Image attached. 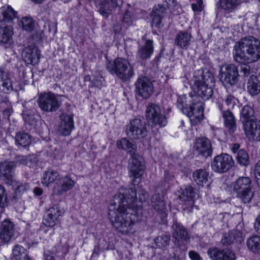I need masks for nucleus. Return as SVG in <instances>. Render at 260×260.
<instances>
[{"label":"nucleus","mask_w":260,"mask_h":260,"mask_svg":"<svg viewBox=\"0 0 260 260\" xmlns=\"http://www.w3.org/2000/svg\"><path fill=\"white\" fill-rule=\"evenodd\" d=\"M193 88L197 94L179 96L177 101V108L186 115L193 124H197L203 119V102L213 94L214 76L208 71L198 70L195 72Z\"/></svg>","instance_id":"f257e3e1"},{"label":"nucleus","mask_w":260,"mask_h":260,"mask_svg":"<svg viewBox=\"0 0 260 260\" xmlns=\"http://www.w3.org/2000/svg\"><path fill=\"white\" fill-rule=\"evenodd\" d=\"M137 193L131 188H121L109 207V218L113 227L123 234H128L137 214Z\"/></svg>","instance_id":"f03ea898"},{"label":"nucleus","mask_w":260,"mask_h":260,"mask_svg":"<svg viewBox=\"0 0 260 260\" xmlns=\"http://www.w3.org/2000/svg\"><path fill=\"white\" fill-rule=\"evenodd\" d=\"M234 57L239 63H249L260 58V41L248 36L241 39L234 46Z\"/></svg>","instance_id":"7ed1b4c3"},{"label":"nucleus","mask_w":260,"mask_h":260,"mask_svg":"<svg viewBox=\"0 0 260 260\" xmlns=\"http://www.w3.org/2000/svg\"><path fill=\"white\" fill-rule=\"evenodd\" d=\"M117 146L118 148L127 149L131 159L129 160L128 169L130 177L134 178L135 183V179L139 178L144 172V165L143 158L135 153L136 146L128 141L126 138H122L117 141Z\"/></svg>","instance_id":"20e7f679"},{"label":"nucleus","mask_w":260,"mask_h":260,"mask_svg":"<svg viewBox=\"0 0 260 260\" xmlns=\"http://www.w3.org/2000/svg\"><path fill=\"white\" fill-rule=\"evenodd\" d=\"M107 71L116 76L123 82L129 80L134 76L133 67L124 58H117L113 61H107L106 64Z\"/></svg>","instance_id":"39448f33"},{"label":"nucleus","mask_w":260,"mask_h":260,"mask_svg":"<svg viewBox=\"0 0 260 260\" xmlns=\"http://www.w3.org/2000/svg\"><path fill=\"white\" fill-rule=\"evenodd\" d=\"M233 190L236 192L237 197L244 204L250 202L253 197L251 180L249 177H239L234 182Z\"/></svg>","instance_id":"423d86ee"},{"label":"nucleus","mask_w":260,"mask_h":260,"mask_svg":"<svg viewBox=\"0 0 260 260\" xmlns=\"http://www.w3.org/2000/svg\"><path fill=\"white\" fill-rule=\"evenodd\" d=\"M149 127L145 121L139 118H135L130 120L126 125L125 132L132 139H141L147 136Z\"/></svg>","instance_id":"0eeeda50"},{"label":"nucleus","mask_w":260,"mask_h":260,"mask_svg":"<svg viewBox=\"0 0 260 260\" xmlns=\"http://www.w3.org/2000/svg\"><path fill=\"white\" fill-rule=\"evenodd\" d=\"M239 76L238 67L226 64L220 68L219 78L222 84L229 88L237 83Z\"/></svg>","instance_id":"6e6552de"},{"label":"nucleus","mask_w":260,"mask_h":260,"mask_svg":"<svg viewBox=\"0 0 260 260\" xmlns=\"http://www.w3.org/2000/svg\"><path fill=\"white\" fill-rule=\"evenodd\" d=\"M37 103L40 108L46 112L57 111L61 105L57 96L52 92L40 93L37 100Z\"/></svg>","instance_id":"1a4fd4ad"},{"label":"nucleus","mask_w":260,"mask_h":260,"mask_svg":"<svg viewBox=\"0 0 260 260\" xmlns=\"http://www.w3.org/2000/svg\"><path fill=\"white\" fill-rule=\"evenodd\" d=\"M146 117L152 126H165L167 122L165 115L161 112L159 106L155 104L150 103L146 110Z\"/></svg>","instance_id":"9d476101"},{"label":"nucleus","mask_w":260,"mask_h":260,"mask_svg":"<svg viewBox=\"0 0 260 260\" xmlns=\"http://www.w3.org/2000/svg\"><path fill=\"white\" fill-rule=\"evenodd\" d=\"M234 165L232 157L226 153H222L214 158L211 166L215 172L222 174L228 171Z\"/></svg>","instance_id":"9b49d317"},{"label":"nucleus","mask_w":260,"mask_h":260,"mask_svg":"<svg viewBox=\"0 0 260 260\" xmlns=\"http://www.w3.org/2000/svg\"><path fill=\"white\" fill-rule=\"evenodd\" d=\"M136 91L144 99L149 98L153 93V85L151 80L146 76L139 77L136 81Z\"/></svg>","instance_id":"f8f14e48"},{"label":"nucleus","mask_w":260,"mask_h":260,"mask_svg":"<svg viewBox=\"0 0 260 260\" xmlns=\"http://www.w3.org/2000/svg\"><path fill=\"white\" fill-rule=\"evenodd\" d=\"M63 211L60 209L58 205H55L48 209L44 217L43 223L50 227L54 226L59 217L62 215Z\"/></svg>","instance_id":"ddd939ff"},{"label":"nucleus","mask_w":260,"mask_h":260,"mask_svg":"<svg viewBox=\"0 0 260 260\" xmlns=\"http://www.w3.org/2000/svg\"><path fill=\"white\" fill-rule=\"evenodd\" d=\"M15 167L13 161L0 163V178L6 184L11 185L13 181V170Z\"/></svg>","instance_id":"4468645a"},{"label":"nucleus","mask_w":260,"mask_h":260,"mask_svg":"<svg viewBox=\"0 0 260 260\" xmlns=\"http://www.w3.org/2000/svg\"><path fill=\"white\" fill-rule=\"evenodd\" d=\"M172 236L175 239L174 243L178 247H180L179 240L189 241L190 239L188 233L186 229L181 223L176 221L174 222L172 226Z\"/></svg>","instance_id":"2eb2a0df"},{"label":"nucleus","mask_w":260,"mask_h":260,"mask_svg":"<svg viewBox=\"0 0 260 260\" xmlns=\"http://www.w3.org/2000/svg\"><path fill=\"white\" fill-rule=\"evenodd\" d=\"M75 182L70 177L65 176L59 179L55 184L53 192L57 195H61L73 188Z\"/></svg>","instance_id":"dca6fc26"},{"label":"nucleus","mask_w":260,"mask_h":260,"mask_svg":"<svg viewBox=\"0 0 260 260\" xmlns=\"http://www.w3.org/2000/svg\"><path fill=\"white\" fill-rule=\"evenodd\" d=\"M207 254L213 260H236L235 253L229 250L210 248L208 250Z\"/></svg>","instance_id":"f3484780"},{"label":"nucleus","mask_w":260,"mask_h":260,"mask_svg":"<svg viewBox=\"0 0 260 260\" xmlns=\"http://www.w3.org/2000/svg\"><path fill=\"white\" fill-rule=\"evenodd\" d=\"M194 149L206 158L211 156L212 152L210 141L205 137H201L196 139Z\"/></svg>","instance_id":"a211bd4d"},{"label":"nucleus","mask_w":260,"mask_h":260,"mask_svg":"<svg viewBox=\"0 0 260 260\" xmlns=\"http://www.w3.org/2000/svg\"><path fill=\"white\" fill-rule=\"evenodd\" d=\"M167 9L162 4L155 5L151 13L152 25L157 28H161L164 26L162 20L166 13Z\"/></svg>","instance_id":"6ab92c4d"},{"label":"nucleus","mask_w":260,"mask_h":260,"mask_svg":"<svg viewBox=\"0 0 260 260\" xmlns=\"http://www.w3.org/2000/svg\"><path fill=\"white\" fill-rule=\"evenodd\" d=\"M22 56L24 61L27 64L38 63L40 58L39 52L35 46H29L23 49Z\"/></svg>","instance_id":"aec40b11"},{"label":"nucleus","mask_w":260,"mask_h":260,"mask_svg":"<svg viewBox=\"0 0 260 260\" xmlns=\"http://www.w3.org/2000/svg\"><path fill=\"white\" fill-rule=\"evenodd\" d=\"M192 39L190 32L186 31H180L175 36L174 44L181 49H187L190 45Z\"/></svg>","instance_id":"412c9836"},{"label":"nucleus","mask_w":260,"mask_h":260,"mask_svg":"<svg viewBox=\"0 0 260 260\" xmlns=\"http://www.w3.org/2000/svg\"><path fill=\"white\" fill-rule=\"evenodd\" d=\"M153 52V41L151 40H147L144 45L139 46L137 56L141 60H146L151 56Z\"/></svg>","instance_id":"4be33fe9"},{"label":"nucleus","mask_w":260,"mask_h":260,"mask_svg":"<svg viewBox=\"0 0 260 260\" xmlns=\"http://www.w3.org/2000/svg\"><path fill=\"white\" fill-rule=\"evenodd\" d=\"M14 235V225L10 221L4 220L1 225L0 239L4 242L10 241Z\"/></svg>","instance_id":"5701e85b"},{"label":"nucleus","mask_w":260,"mask_h":260,"mask_svg":"<svg viewBox=\"0 0 260 260\" xmlns=\"http://www.w3.org/2000/svg\"><path fill=\"white\" fill-rule=\"evenodd\" d=\"M181 194L179 196L180 199L185 202V205L191 206L194 204L193 199L197 194L194 188L191 185H187L181 188Z\"/></svg>","instance_id":"b1692460"},{"label":"nucleus","mask_w":260,"mask_h":260,"mask_svg":"<svg viewBox=\"0 0 260 260\" xmlns=\"http://www.w3.org/2000/svg\"><path fill=\"white\" fill-rule=\"evenodd\" d=\"M244 131L249 140L260 141V121L247 124Z\"/></svg>","instance_id":"393cba45"},{"label":"nucleus","mask_w":260,"mask_h":260,"mask_svg":"<svg viewBox=\"0 0 260 260\" xmlns=\"http://www.w3.org/2000/svg\"><path fill=\"white\" fill-rule=\"evenodd\" d=\"M73 128V116L69 114H63L59 126V132L64 136H68Z\"/></svg>","instance_id":"a878e982"},{"label":"nucleus","mask_w":260,"mask_h":260,"mask_svg":"<svg viewBox=\"0 0 260 260\" xmlns=\"http://www.w3.org/2000/svg\"><path fill=\"white\" fill-rule=\"evenodd\" d=\"M242 233L237 230H233L224 234L221 239L222 243L228 246L235 243H241L242 241Z\"/></svg>","instance_id":"bb28decb"},{"label":"nucleus","mask_w":260,"mask_h":260,"mask_svg":"<svg viewBox=\"0 0 260 260\" xmlns=\"http://www.w3.org/2000/svg\"><path fill=\"white\" fill-rule=\"evenodd\" d=\"M102 5L99 9L100 13L104 17H107L112 8L120 6L122 4L121 0H102Z\"/></svg>","instance_id":"cd10ccee"},{"label":"nucleus","mask_w":260,"mask_h":260,"mask_svg":"<svg viewBox=\"0 0 260 260\" xmlns=\"http://www.w3.org/2000/svg\"><path fill=\"white\" fill-rule=\"evenodd\" d=\"M12 28L11 26L2 25L0 26V44L10 45L12 43Z\"/></svg>","instance_id":"c85d7f7f"},{"label":"nucleus","mask_w":260,"mask_h":260,"mask_svg":"<svg viewBox=\"0 0 260 260\" xmlns=\"http://www.w3.org/2000/svg\"><path fill=\"white\" fill-rule=\"evenodd\" d=\"M241 121H242L244 129L246 128V125L250 123L252 124L256 121L254 120V111L253 109L249 106H244L241 112Z\"/></svg>","instance_id":"c756f323"},{"label":"nucleus","mask_w":260,"mask_h":260,"mask_svg":"<svg viewBox=\"0 0 260 260\" xmlns=\"http://www.w3.org/2000/svg\"><path fill=\"white\" fill-rule=\"evenodd\" d=\"M17 12L9 5L4 6L0 9V22H11L17 17Z\"/></svg>","instance_id":"7c9ffc66"},{"label":"nucleus","mask_w":260,"mask_h":260,"mask_svg":"<svg viewBox=\"0 0 260 260\" xmlns=\"http://www.w3.org/2000/svg\"><path fill=\"white\" fill-rule=\"evenodd\" d=\"M151 206L159 213H165L166 209V202L164 197L159 193L153 194L151 198Z\"/></svg>","instance_id":"2f4dec72"},{"label":"nucleus","mask_w":260,"mask_h":260,"mask_svg":"<svg viewBox=\"0 0 260 260\" xmlns=\"http://www.w3.org/2000/svg\"><path fill=\"white\" fill-rule=\"evenodd\" d=\"M209 176V173L205 170L198 169L193 172L192 178L198 186H203L205 184L208 185Z\"/></svg>","instance_id":"473e14b6"},{"label":"nucleus","mask_w":260,"mask_h":260,"mask_svg":"<svg viewBox=\"0 0 260 260\" xmlns=\"http://www.w3.org/2000/svg\"><path fill=\"white\" fill-rule=\"evenodd\" d=\"M222 117L224 123L230 133H234L237 128L235 117L232 112L230 110L222 111Z\"/></svg>","instance_id":"72a5a7b5"},{"label":"nucleus","mask_w":260,"mask_h":260,"mask_svg":"<svg viewBox=\"0 0 260 260\" xmlns=\"http://www.w3.org/2000/svg\"><path fill=\"white\" fill-rule=\"evenodd\" d=\"M246 88L247 91L251 95H256L260 92V81L258 77L254 75L250 76L248 80Z\"/></svg>","instance_id":"f704fd0d"},{"label":"nucleus","mask_w":260,"mask_h":260,"mask_svg":"<svg viewBox=\"0 0 260 260\" xmlns=\"http://www.w3.org/2000/svg\"><path fill=\"white\" fill-rule=\"evenodd\" d=\"M240 0H219V7L228 13L233 11L240 4Z\"/></svg>","instance_id":"c9c22d12"},{"label":"nucleus","mask_w":260,"mask_h":260,"mask_svg":"<svg viewBox=\"0 0 260 260\" xmlns=\"http://www.w3.org/2000/svg\"><path fill=\"white\" fill-rule=\"evenodd\" d=\"M237 99L233 95L229 94L222 99L221 105H219L220 110L222 111L230 110L233 109L236 104Z\"/></svg>","instance_id":"e433bc0d"},{"label":"nucleus","mask_w":260,"mask_h":260,"mask_svg":"<svg viewBox=\"0 0 260 260\" xmlns=\"http://www.w3.org/2000/svg\"><path fill=\"white\" fill-rule=\"evenodd\" d=\"M249 250L255 253H260V237L255 235L248 238L246 242Z\"/></svg>","instance_id":"4c0bfd02"},{"label":"nucleus","mask_w":260,"mask_h":260,"mask_svg":"<svg viewBox=\"0 0 260 260\" xmlns=\"http://www.w3.org/2000/svg\"><path fill=\"white\" fill-rule=\"evenodd\" d=\"M59 177L58 172L53 170L46 171L43 177V183L46 186L49 184L53 183Z\"/></svg>","instance_id":"58836bf2"},{"label":"nucleus","mask_w":260,"mask_h":260,"mask_svg":"<svg viewBox=\"0 0 260 260\" xmlns=\"http://www.w3.org/2000/svg\"><path fill=\"white\" fill-rule=\"evenodd\" d=\"M15 141L17 145L23 147L28 146L31 143L30 136L27 133L23 132H19L16 134Z\"/></svg>","instance_id":"ea45409f"},{"label":"nucleus","mask_w":260,"mask_h":260,"mask_svg":"<svg viewBox=\"0 0 260 260\" xmlns=\"http://www.w3.org/2000/svg\"><path fill=\"white\" fill-rule=\"evenodd\" d=\"M170 241V236L166 234H163L156 237L154 242L155 248L162 249L169 245Z\"/></svg>","instance_id":"a19ab883"},{"label":"nucleus","mask_w":260,"mask_h":260,"mask_svg":"<svg viewBox=\"0 0 260 260\" xmlns=\"http://www.w3.org/2000/svg\"><path fill=\"white\" fill-rule=\"evenodd\" d=\"M13 254L15 260H25L28 256L26 250L19 245L15 246L13 251Z\"/></svg>","instance_id":"79ce46f5"},{"label":"nucleus","mask_w":260,"mask_h":260,"mask_svg":"<svg viewBox=\"0 0 260 260\" xmlns=\"http://www.w3.org/2000/svg\"><path fill=\"white\" fill-rule=\"evenodd\" d=\"M237 162L241 166H247L249 163V157L248 153L244 150L240 149L237 154Z\"/></svg>","instance_id":"37998d69"},{"label":"nucleus","mask_w":260,"mask_h":260,"mask_svg":"<svg viewBox=\"0 0 260 260\" xmlns=\"http://www.w3.org/2000/svg\"><path fill=\"white\" fill-rule=\"evenodd\" d=\"M19 25L22 26L23 30L27 31H31L34 28V22L32 18L29 17L22 18Z\"/></svg>","instance_id":"c03bdc74"},{"label":"nucleus","mask_w":260,"mask_h":260,"mask_svg":"<svg viewBox=\"0 0 260 260\" xmlns=\"http://www.w3.org/2000/svg\"><path fill=\"white\" fill-rule=\"evenodd\" d=\"M8 206L7 194L5 188L0 185V212L3 213L4 209Z\"/></svg>","instance_id":"a18cd8bd"},{"label":"nucleus","mask_w":260,"mask_h":260,"mask_svg":"<svg viewBox=\"0 0 260 260\" xmlns=\"http://www.w3.org/2000/svg\"><path fill=\"white\" fill-rule=\"evenodd\" d=\"M3 105H5L7 107L3 110V113L5 117L9 118L12 112V108L10 103L7 101H3L2 102Z\"/></svg>","instance_id":"49530a36"},{"label":"nucleus","mask_w":260,"mask_h":260,"mask_svg":"<svg viewBox=\"0 0 260 260\" xmlns=\"http://www.w3.org/2000/svg\"><path fill=\"white\" fill-rule=\"evenodd\" d=\"M3 87L5 88L7 90V92H10L12 90H17V89L14 87L12 81L9 78L6 79L3 81L2 84Z\"/></svg>","instance_id":"de8ad7c7"},{"label":"nucleus","mask_w":260,"mask_h":260,"mask_svg":"<svg viewBox=\"0 0 260 260\" xmlns=\"http://www.w3.org/2000/svg\"><path fill=\"white\" fill-rule=\"evenodd\" d=\"M134 20V18L131 15V13L129 11H126L123 17V22L127 26H129L132 24Z\"/></svg>","instance_id":"09e8293b"},{"label":"nucleus","mask_w":260,"mask_h":260,"mask_svg":"<svg viewBox=\"0 0 260 260\" xmlns=\"http://www.w3.org/2000/svg\"><path fill=\"white\" fill-rule=\"evenodd\" d=\"M254 173L256 183L260 188V160L257 161L255 165Z\"/></svg>","instance_id":"8fccbe9b"},{"label":"nucleus","mask_w":260,"mask_h":260,"mask_svg":"<svg viewBox=\"0 0 260 260\" xmlns=\"http://www.w3.org/2000/svg\"><path fill=\"white\" fill-rule=\"evenodd\" d=\"M16 162L19 164H22L25 166H28L30 167L29 164L31 162L29 158L28 157L22 156H18L16 158Z\"/></svg>","instance_id":"3c124183"},{"label":"nucleus","mask_w":260,"mask_h":260,"mask_svg":"<svg viewBox=\"0 0 260 260\" xmlns=\"http://www.w3.org/2000/svg\"><path fill=\"white\" fill-rule=\"evenodd\" d=\"M203 3L202 0H197L196 3L192 4L191 7L193 11L201 12L202 10Z\"/></svg>","instance_id":"603ef678"},{"label":"nucleus","mask_w":260,"mask_h":260,"mask_svg":"<svg viewBox=\"0 0 260 260\" xmlns=\"http://www.w3.org/2000/svg\"><path fill=\"white\" fill-rule=\"evenodd\" d=\"M240 67L241 73L243 74V76H248L250 74V67L245 64L241 65Z\"/></svg>","instance_id":"864d4df0"},{"label":"nucleus","mask_w":260,"mask_h":260,"mask_svg":"<svg viewBox=\"0 0 260 260\" xmlns=\"http://www.w3.org/2000/svg\"><path fill=\"white\" fill-rule=\"evenodd\" d=\"M22 115L23 119L25 121H28L32 117V114L31 112L29 111H23Z\"/></svg>","instance_id":"5fc2aeb1"},{"label":"nucleus","mask_w":260,"mask_h":260,"mask_svg":"<svg viewBox=\"0 0 260 260\" xmlns=\"http://www.w3.org/2000/svg\"><path fill=\"white\" fill-rule=\"evenodd\" d=\"M254 228L255 231L260 234V214L255 219Z\"/></svg>","instance_id":"6e6d98bb"},{"label":"nucleus","mask_w":260,"mask_h":260,"mask_svg":"<svg viewBox=\"0 0 260 260\" xmlns=\"http://www.w3.org/2000/svg\"><path fill=\"white\" fill-rule=\"evenodd\" d=\"M54 157L56 159H61L63 156V152L60 150V149L55 148L54 151Z\"/></svg>","instance_id":"4d7b16f0"},{"label":"nucleus","mask_w":260,"mask_h":260,"mask_svg":"<svg viewBox=\"0 0 260 260\" xmlns=\"http://www.w3.org/2000/svg\"><path fill=\"white\" fill-rule=\"evenodd\" d=\"M148 197V193L145 191H142L141 193L139 194V200L141 202H145Z\"/></svg>","instance_id":"13d9d810"},{"label":"nucleus","mask_w":260,"mask_h":260,"mask_svg":"<svg viewBox=\"0 0 260 260\" xmlns=\"http://www.w3.org/2000/svg\"><path fill=\"white\" fill-rule=\"evenodd\" d=\"M189 257L192 260H200L201 257L199 254L194 251H191L189 252Z\"/></svg>","instance_id":"bf43d9fd"},{"label":"nucleus","mask_w":260,"mask_h":260,"mask_svg":"<svg viewBox=\"0 0 260 260\" xmlns=\"http://www.w3.org/2000/svg\"><path fill=\"white\" fill-rule=\"evenodd\" d=\"M44 260H55L53 254L48 251L44 253Z\"/></svg>","instance_id":"052dcab7"},{"label":"nucleus","mask_w":260,"mask_h":260,"mask_svg":"<svg viewBox=\"0 0 260 260\" xmlns=\"http://www.w3.org/2000/svg\"><path fill=\"white\" fill-rule=\"evenodd\" d=\"M240 145L238 143L233 144L231 146V150L234 153H237L240 150Z\"/></svg>","instance_id":"680f3d73"},{"label":"nucleus","mask_w":260,"mask_h":260,"mask_svg":"<svg viewBox=\"0 0 260 260\" xmlns=\"http://www.w3.org/2000/svg\"><path fill=\"white\" fill-rule=\"evenodd\" d=\"M33 192L36 196H40L42 194L43 191L41 188L37 187L34 189Z\"/></svg>","instance_id":"e2e57ef3"},{"label":"nucleus","mask_w":260,"mask_h":260,"mask_svg":"<svg viewBox=\"0 0 260 260\" xmlns=\"http://www.w3.org/2000/svg\"><path fill=\"white\" fill-rule=\"evenodd\" d=\"M99 247L98 246H95L94 251L93 252V253L91 255V257L93 258L95 257H97L99 255Z\"/></svg>","instance_id":"0e129e2a"},{"label":"nucleus","mask_w":260,"mask_h":260,"mask_svg":"<svg viewBox=\"0 0 260 260\" xmlns=\"http://www.w3.org/2000/svg\"><path fill=\"white\" fill-rule=\"evenodd\" d=\"M165 179L167 181H169V180H172V178H174V176H172V175L169 174V173L168 172H165Z\"/></svg>","instance_id":"69168bd1"},{"label":"nucleus","mask_w":260,"mask_h":260,"mask_svg":"<svg viewBox=\"0 0 260 260\" xmlns=\"http://www.w3.org/2000/svg\"><path fill=\"white\" fill-rule=\"evenodd\" d=\"M30 1L36 4H41L45 1V0H30Z\"/></svg>","instance_id":"338daca9"},{"label":"nucleus","mask_w":260,"mask_h":260,"mask_svg":"<svg viewBox=\"0 0 260 260\" xmlns=\"http://www.w3.org/2000/svg\"><path fill=\"white\" fill-rule=\"evenodd\" d=\"M17 189L20 191H22V190H24L25 188L22 185H19L17 186Z\"/></svg>","instance_id":"774afa93"}]
</instances>
